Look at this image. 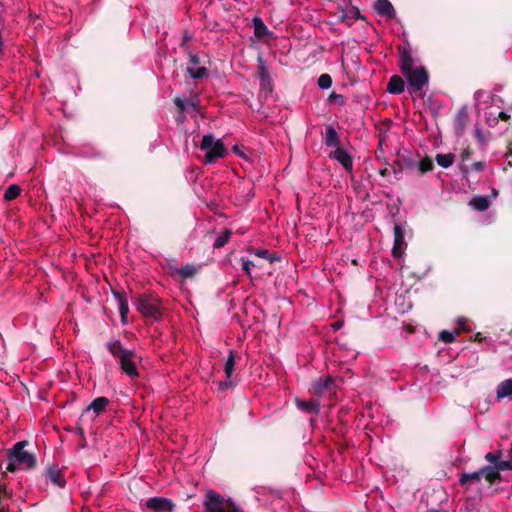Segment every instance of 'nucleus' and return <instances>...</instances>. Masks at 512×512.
I'll use <instances>...</instances> for the list:
<instances>
[{
  "mask_svg": "<svg viewBox=\"0 0 512 512\" xmlns=\"http://www.w3.org/2000/svg\"><path fill=\"white\" fill-rule=\"evenodd\" d=\"M108 352L118 361L121 372L134 379L139 377L136 360L141 361L134 349L124 348L119 339H113L105 343Z\"/></svg>",
  "mask_w": 512,
  "mask_h": 512,
  "instance_id": "obj_1",
  "label": "nucleus"
},
{
  "mask_svg": "<svg viewBox=\"0 0 512 512\" xmlns=\"http://www.w3.org/2000/svg\"><path fill=\"white\" fill-rule=\"evenodd\" d=\"M204 512H244L231 499H225L214 490H209L203 503Z\"/></svg>",
  "mask_w": 512,
  "mask_h": 512,
  "instance_id": "obj_2",
  "label": "nucleus"
},
{
  "mask_svg": "<svg viewBox=\"0 0 512 512\" xmlns=\"http://www.w3.org/2000/svg\"><path fill=\"white\" fill-rule=\"evenodd\" d=\"M199 147L205 151L203 158V163L205 164H211L216 159L225 157L228 153L223 141L215 139L212 134L204 135Z\"/></svg>",
  "mask_w": 512,
  "mask_h": 512,
  "instance_id": "obj_3",
  "label": "nucleus"
},
{
  "mask_svg": "<svg viewBox=\"0 0 512 512\" xmlns=\"http://www.w3.org/2000/svg\"><path fill=\"white\" fill-rule=\"evenodd\" d=\"M137 310L145 317L159 320L162 317L160 298L153 293L141 294L136 299Z\"/></svg>",
  "mask_w": 512,
  "mask_h": 512,
  "instance_id": "obj_4",
  "label": "nucleus"
},
{
  "mask_svg": "<svg viewBox=\"0 0 512 512\" xmlns=\"http://www.w3.org/2000/svg\"><path fill=\"white\" fill-rule=\"evenodd\" d=\"M28 445V441L23 440L15 443L9 450V460H13L17 465L23 469H33L36 464V456L24 450V447Z\"/></svg>",
  "mask_w": 512,
  "mask_h": 512,
  "instance_id": "obj_5",
  "label": "nucleus"
},
{
  "mask_svg": "<svg viewBox=\"0 0 512 512\" xmlns=\"http://www.w3.org/2000/svg\"><path fill=\"white\" fill-rule=\"evenodd\" d=\"M408 82L409 92H420L429 82V74L424 66L414 68L403 74Z\"/></svg>",
  "mask_w": 512,
  "mask_h": 512,
  "instance_id": "obj_6",
  "label": "nucleus"
},
{
  "mask_svg": "<svg viewBox=\"0 0 512 512\" xmlns=\"http://www.w3.org/2000/svg\"><path fill=\"white\" fill-rule=\"evenodd\" d=\"M147 509L153 512H172L175 505L165 497H152L145 502Z\"/></svg>",
  "mask_w": 512,
  "mask_h": 512,
  "instance_id": "obj_7",
  "label": "nucleus"
},
{
  "mask_svg": "<svg viewBox=\"0 0 512 512\" xmlns=\"http://www.w3.org/2000/svg\"><path fill=\"white\" fill-rule=\"evenodd\" d=\"M407 244L404 239V230L399 224L394 225V243L392 248V255L395 258H400Z\"/></svg>",
  "mask_w": 512,
  "mask_h": 512,
  "instance_id": "obj_8",
  "label": "nucleus"
},
{
  "mask_svg": "<svg viewBox=\"0 0 512 512\" xmlns=\"http://www.w3.org/2000/svg\"><path fill=\"white\" fill-rule=\"evenodd\" d=\"M330 158L337 160L346 171H352L353 159L352 156L342 147H337L335 151L330 154Z\"/></svg>",
  "mask_w": 512,
  "mask_h": 512,
  "instance_id": "obj_9",
  "label": "nucleus"
},
{
  "mask_svg": "<svg viewBox=\"0 0 512 512\" xmlns=\"http://www.w3.org/2000/svg\"><path fill=\"white\" fill-rule=\"evenodd\" d=\"M399 66L402 74L414 69V59L410 51L405 47H399Z\"/></svg>",
  "mask_w": 512,
  "mask_h": 512,
  "instance_id": "obj_10",
  "label": "nucleus"
},
{
  "mask_svg": "<svg viewBox=\"0 0 512 512\" xmlns=\"http://www.w3.org/2000/svg\"><path fill=\"white\" fill-rule=\"evenodd\" d=\"M46 477L51 481L52 484L59 488H63L66 485L63 472L58 466H50L47 468Z\"/></svg>",
  "mask_w": 512,
  "mask_h": 512,
  "instance_id": "obj_11",
  "label": "nucleus"
},
{
  "mask_svg": "<svg viewBox=\"0 0 512 512\" xmlns=\"http://www.w3.org/2000/svg\"><path fill=\"white\" fill-rule=\"evenodd\" d=\"M333 385H334V379L331 376L327 375V376H323V377H320L317 380H315L312 388H313L314 394L321 395L325 391L331 390Z\"/></svg>",
  "mask_w": 512,
  "mask_h": 512,
  "instance_id": "obj_12",
  "label": "nucleus"
},
{
  "mask_svg": "<svg viewBox=\"0 0 512 512\" xmlns=\"http://www.w3.org/2000/svg\"><path fill=\"white\" fill-rule=\"evenodd\" d=\"M405 82L399 75H393L390 77L387 84V92L390 94L398 95L404 92Z\"/></svg>",
  "mask_w": 512,
  "mask_h": 512,
  "instance_id": "obj_13",
  "label": "nucleus"
},
{
  "mask_svg": "<svg viewBox=\"0 0 512 512\" xmlns=\"http://www.w3.org/2000/svg\"><path fill=\"white\" fill-rule=\"evenodd\" d=\"M375 10L379 15L393 18L396 14L395 9L389 0H376Z\"/></svg>",
  "mask_w": 512,
  "mask_h": 512,
  "instance_id": "obj_14",
  "label": "nucleus"
},
{
  "mask_svg": "<svg viewBox=\"0 0 512 512\" xmlns=\"http://www.w3.org/2000/svg\"><path fill=\"white\" fill-rule=\"evenodd\" d=\"M108 404H109V399L107 397H104V396L97 397L90 403L89 406H87L84 409V413L92 410L96 415H100L101 413H103L105 411Z\"/></svg>",
  "mask_w": 512,
  "mask_h": 512,
  "instance_id": "obj_15",
  "label": "nucleus"
},
{
  "mask_svg": "<svg viewBox=\"0 0 512 512\" xmlns=\"http://www.w3.org/2000/svg\"><path fill=\"white\" fill-rule=\"evenodd\" d=\"M324 143L328 147H341L339 135L332 125L326 126Z\"/></svg>",
  "mask_w": 512,
  "mask_h": 512,
  "instance_id": "obj_16",
  "label": "nucleus"
},
{
  "mask_svg": "<svg viewBox=\"0 0 512 512\" xmlns=\"http://www.w3.org/2000/svg\"><path fill=\"white\" fill-rule=\"evenodd\" d=\"M114 297L117 299L121 321L126 323V317L129 312L128 301L124 293L120 291H113Z\"/></svg>",
  "mask_w": 512,
  "mask_h": 512,
  "instance_id": "obj_17",
  "label": "nucleus"
},
{
  "mask_svg": "<svg viewBox=\"0 0 512 512\" xmlns=\"http://www.w3.org/2000/svg\"><path fill=\"white\" fill-rule=\"evenodd\" d=\"M481 473L483 474V478L489 483V485H493L497 481L502 480L501 473L497 471L494 466L481 467Z\"/></svg>",
  "mask_w": 512,
  "mask_h": 512,
  "instance_id": "obj_18",
  "label": "nucleus"
},
{
  "mask_svg": "<svg viewBox=\"0 0 512 512\" xmlns=\"http://www.w3.org/2000/svg\"><path fill=\"white\" fill-rule=\"evenodd\" d=\"M296 406L306 413L317 414L319 412V402L317 400L296 399Z\"/></svg>",
  "mask_w": 512,
  "mask_h": 512,
  "instance_id": "obj_19",
  "label": "nucleus"
},
{
  "mask_svg": "<svg viewBox=\"0 0 512 512\" xmlns=\"http://www.w3.org/2000/svg\"><path fill=\"white\" fill-rule=\"evenodd\" d=\"M512 396V378L502 381L496 389V397L501 400Z\"/></svg>",
  "mask_w": 512,
  "mask_h": 512,
  "instance_id": "obj_20",
  "label": "nucleus"
},
{
  "mask_svg": "<svg viewBox=\"0 0 512 512\" xmlns=\"http://www.w3.org/2000/svg\"><path fill=\"white\" fill-rule=\"evenodd\" d=\"M483 477L481 473V468L478 471L472 473H462L459 478V483L461 486L469 488V484L472 481L480 482Z\"/></svg>",
  "mask_w": 512,
  "mask_h": 512,
  "instance_id": "obj_21",
  "label": "nucleus"
},
{
  "mask_svg": "<svg viewBox=\"0 0 512 512\" xmlns=\"http://www.w3.org/2000/svg\"><path fill=\"white\" fill-rule=\"evenodd\" d=\"M395 164L399 166V171H404L408 169H414L417 162L411 156L403 155L395 161Z\"/></svg>",
  "mask_w": 512,
  "mask_h": 512,
  "instance_id": "obj_22",
  "label": "nucleus"
},
{
  "mask_svg": "<svg viewBox=\"0 0 512 512\" xmlns=\"http://www.w3.org/2000/svg\"><path fill=\"white\" fill-rule=\"evenodd\" d=\"M468 113L465 108H462L458 111L457 116L455 118V126L458 132L462 133L464 128L468 122Z\"/></svg>",
  "mask_w": 512,
  "mask_h": 512,
  "instance_id": "obj_23",
  "label": "nucleus"
},
{
  "mask_svg": "<svg viewBox=\"0 0 512 512\" xmlns=\"http://www.w3.org/2000/svg\"><path fill=\"white\" fill-rule=\"evenodd\" d=\"M253 26H254V34L258 38H262L266 36L269 32L267 26L263 22V20L259 17H255L253 19Z\"/></svg>",
  "mask_w": 512,
  "mask_h": 512,
  "instance_id": "obj_24",
  "label": "nucleus"
},
{
  "mask_svg": "<svg viewBox=\"0 0 512 512\" xmlns=\"http://www.w3.org/2000/svg\"><path fill=\"white\" fill-rule=\"evenodd\" d=\"M237 353L234 350L229 351V356L225 362L224 371L227 378H232V373L235 369Z\"/></svg>",
  "mask_w": 512,
  "mask_h": 512,
  "instance_id": "obj_25",
  "label": "nucleus"
},
{
  "mask_svg": "<svg viewBox=\"0 0 512 512\" xmlns=\"http://www.w3.org/2000/svg\"><path fill=\"white\" fill-rule=\"evenodd\" d=\"M197 270L192 264H186L181 268H176L175 273L178 274L182 279L192 278L195 276Z\"/></svg>",
  "mask_w": 512,
  "mask_h": 512,
  "instance_id": "obj_26",
  "label": "nucleus"
},
{
  "mask_svg": "<svg viewBox=\"0 0 512 512\" xmlns=\"http://www.w3.org/2000/svg\"><path fill=\"white\" fill-rule=\"evenodd\" d=\"M231 235H232V231L230 229H227V228L224 229L221 232V234L215 239V241L213 243V248L219 249V248L224 247L228 243Z\"/></svg>",
  "mask_w": 512,
  "mask_h": 512,
  "instance_id": "obj_27",
  "label": "nucleus"
},
{
  "mask_svg": "<svg viewBox=\"0 0 512 512\" xmlns=\"http://www.w3.org/2000/svg\"><path fill=\"white\" fill-rule=\"evenodd\" d=\"M21 191V187L18 184H11L5 190L3 198L5 201H12L20 195Z\"/></svg>",
  "mask_w": 512,
  "mask_h": 512,
  "instance_id": "obj_28",
  "label": "nucleus"
},
{
  "mask_svg": "<svg viewBox=\"0 0 512 512\" xmlns=\"http://www.w3.org/2000/svg\"><path fill=\"white\" fill-rule=\"evenodd\" d=\"M435 159L439 166L443 168H448L454 163L455 156L452 153L437 154Z\"/></svg>",
  "mask_w": 512,
  "mask_h": 512,
  "instance_id": "obj_29",
  "label": "nucleus"
},
{
  "mask_svg": "<svg viewBox=\"0 0 512 512\" xmlns=\"http://www.w3.org/2000/svg\"><path fill=\"white\" fill-rule=\"evenodd\" d=\"M470 204L478 211H485L489 207V200L485 196H476L471 200Z\"/></svg>",
  "mask_w": 512,
  "mask_h": 512,
  "instance_id": "obj_30",
  "label": "nucleus"
},
{
  "mask_svg": "<svg viewBox=\"0 0 512 512\" xmlns=\"http://www.w3.org/2000/svg\"><path fill=\"white\" fill-rule=\"evenodd\" d=\"M416 167L418 168L419 174L423 175L434 168V163L430 157H425L417 162Z\"/></svg>",
  "mask_w": 512,
  "mask_h": 512,
  "instance_id": "obj_31",
  "label": "nucleus"
},
{
  "mask_svg": "<svg viewBox=\"0 0 512 512\" xmlns=\"http://www.w3.org/2000/svg\"><path fill=\"white\" fill-rule=\"evenodd\" d=\"M187 72L192 79H202L208 75V70L206 67H187Z\"/></svg>",
  "mask_w": 512,
  "mask_h": 512,
  "instance_id": "obj_32",
  "label": "nucleus"
},
{
  "mask_svg": "<svg viewBox=\"0 0 512 512\" xmlns=\"http://www.w3.org/2000/svg\"><path fill=\"white\" fill-rule=\"evenodd\" d=\"M260 89L265 98H268L273 92V82L271 77L260 80Z\"/></svg>",
  "mask_w": 512,
  "mask_h": 512,
  "instance_id": "obj_33",
  "label": "nucleus"
},
{
  "mask_svg": "<svg viewBox=\"0 0 512 512\" xmlns=\"http://www.w3.org/2000/svg\"><path fill=\"white\" fill-rule=\"evenodd\" d=\"M258 77L259 80L270 78L268 68L266 66V62L262 56H259L258 59Z\"/></svg>",
  "mask_w": 512,
  "mask_h": 512,
  "instance_id": "obj_34",
  "label": "nucleus"
},
{
  "mask_svg": "<svg viewBox=\"0 0 512 512\" xmlns=\"http://www.w3.org/2000/svg\"><path fill=\"white\" fill-rule=\"evenodd\" d=\"M502 457V452L500 450L488 452L485 455V460L489 462L490 466H495V463H497Z\"/></svg>",
  "mask_w": 512,
  "mask_h": 512,
  "instance_id": "obj_35",
  "label": "nucleus"
},
{
  "mask_svg": "<svg viewBox=\"0 0 512 512\" xmlns=\"http://www.w3.org/2000/svg\"><path fill=\"white\" fill-rule=\"evenodd\" d=\"M332 85V78L329 74H321L318 78V86L321 89H328Z\"/></svg>",
  "mask_w": 512,
  "mask_h": 512,
  "instance_id": "obj_36",
  "label": "nucleus"
},
{
  "mask_svg": "<svg viewBox=\"0 0 512 512\" xmlns=\"http://www.w3.org/2000/svg\"><path fill=\"white\" fill-rule=\"evenodd\" d=\"M495 469L499 472L512 470V459L508 458V460L500 459L497 463H495Z\"/></svg>",
  "mask_w": 512,
  "mask_h": 512,
  "instance_id": "obj_37",
  "label": "nucleus"
},
{
  "mask_svg": "<svg viewBox=\"0 0 512 512\" xmlns=\"http://www.w3.org/2000/svg\"><path fill=\"white\" fill-rule=\"evenodd\" d=\"M455 333L443 330L439 333L438 339L444 343H452L455 340Z\"/></svg>",
  "mask_w": 512,
  "mask_h": 512,
  "instance_id": "obj_38",
  "label": "nucleus"
},
{
  "mask_svg": "<svg viewBox=\"0 0 512 512\" xmlns=\"http://www.w3.org/2000/svg\"><path fill=\"white\" fill-rule=\"evenodd\" d=\"M235 385L236 384H235L234 380L231 377L230 378L226 377L225 381H219L218 382V389H219V391H225V390H227L230 387H234Z\"/></svg>",
  "mask_w": 512,
  "mask_h": 512,
  "instance_id": "obj_39",
  "label": "nucleus"
},
{
  "mask_svg": "<svg viewBox=\"0 0 512 512\" xmlns=\"http://www.w3.org/2000/svg\"><path fill=\"white\" fill-rule=\"evenodd\" d=\"M173 101H174V104L177 107L180 115L184 118V113L186 111L185 101L180 97L174 98Z\"/></svg>",
  "mask_w": 512,
  "mask_h": 512,
  "instance_id": "obj_40",
  "label": "nucleus"
},
{
  "mask_svg": "<svg viewBox=\"0 0 512 512\" xmlns=\"http://www.w3.org/2000/svg\"><path fill=\"white\" fill-rule=\"evenodd\" d=\"M254 262L248 260V259H242V270L245 272V274L251 278V268L254 267Z\"/></svg>",
  "mask_w": 512,
  "mask_h": 512,
  "instance_id": "obj_41",
  "label": "nucleus"
},
{
  "mask_svg": "<svg viewBox=\"0 0 512 512\" xmlns=\"http://www.w3.org/2000/svg\"><path fill=\"white\" fill-rule=\"evenodd\" d=\"M255 255L264 259H268L270 262H273L276 259V256L271 255L266 249L257 250Z\"/></svg>",
  "mask_w": 512,
  "mask_h": 512,
  "instance_id": "obj_42",
  "label": "nucleus"
},
{
  "mask_svg": "<svg viewBox=\"0 0 512 512\" xmlns=\"http://www.w3.org/2000/svg\"><path fill=\"white\" fill-rule=\"evenodd\" d=\"M329 101L333 102V101H338V100H341L340 102V105H343L344 104V101H343V96L340 95V94H337L336 92H332L330 95H329Z\"/></svg>",
  "mask_w": 512,
  "mask_h": 512,
  "instance_id": "obj_43",
  "label": "nucleus"
},
{
  "mask_svg": "<svg viewBox=\"0 0 512 512\" xmlns=\"http://www.w3.org/2000/svg\"><path fill=\"white\" fill-rule=\"evenodd\" d=\"M340 20H341V22H343V23H345V24H347L349 26L352 25V23H353L352 18L349 17L344 10L342 11V15H341Z\"/></svg>",
  "mask_w": 512,
  "mask_h": 512,
  "instance_id": "obj_44",
  "label": "nucleus"
},
{
  "mask_svg": "<svg viewBox=\"0 0 512 512\" xmlns=\"http://www.w3.org/2000/svg\"><path fill=\"white\" fill-rule=\"evenodd\" d=\"M461 330H464V331H469V330H470V328H469L468 326H466V323H465V321H464V320H461V321H460V327H459V328H456V329L454 330V333H455L456 335H459V334L461 333Z\"/></svg>",
  "mask_w": 512,
  "mask_h": 512,
  "instance_id": "obj_45",
  "label": "nucleus"
},
{
  "mask_svg": "<svg viewBox=\"0 0 512 512\" xmlns=\"http://www.w3.org/2000/svg\"><path fill=\"white\" fill-rule=\"evenodd\" d=\"M189 62L192 65H198L200 63V58L196 54H190Z\"/></svg>",
  "mask_w": 512,
  "mask_h": 512,
  "instance_id": "obj_46",
  "label": "nucleus"
},
{
  "mask_svg": "<svg viewBox=\"0 0 512 512\" xmlns=\"http://www.w3.org/2000/svg\"><path fill=\"white\" fill-rule=\"evenodd\" d=\"M187 104L192 107L194 110L198 109V100L196 97H192L188 100Z\"/></svg>",
  "mask_w": 512,
  "mask_h": 512,
  "instance_id": "obj_47",
  "label": "nucleus"
},
{
  "mask_svg": "<svg viewBox=\"0 0 512 512\" xmlns=\"http://www.w3.org/2000/svg\"><path fill=\"white\" fill-rule=\"evenodd\" d=\"M473 169L477 172H480L483 170L484 168V163L483 162H475L473 165H472Z\"/></svg>",
  "mask_w": 512,
  "mask_h": 512,
  "instance_id": "obj_48",
  "label": "nucleus"
},
{
  "mask_svg": "<svg viewBox=\"0 0 512 512\" xmlns=\"http://www.w3.org/2000/svg\"><path fill=\"white\" fill-rule=\"evenodd\" d=\"M475 137L477 138V140H478L479 142H483V141H484V135H483V133L481 132V130H480V129H478V128H476V129H475Z\"/></svg>",
  "mask_w": 512,
  "mask_h": 512,
  "instance_id": "obj_49",
  "label": "nucleus"
},
{
  "mask_svg": "<svg viewBox=\"0 0 512 512\" xmlns=\"http://www.w3.org/2000/svg\"><path fill=\"white\" fill-rule=\"evenodd\" d=\"M4 40H3V36H2V31L0 30V57L3 56L4 54Z\"/></svg>",
  "mask_w": 512,
  "mask_h": 512,
  "instance_id": "obj_50",
  "label": "nucleus"
},
{
  "mask_svg": "<svg viewBox=\"0 0 512 512\" xmlns=\"http://www.w3.org/2000/svg\"><path fill=\"white\" fill-rule=\"evenodd\" d=\"M470 154H471V152H470L469 149H464L462 154H461L462 160L463 161L468 160L470 158Z\"/></svg>",
  "mask_w": 512,
  "mask_h": 512,
  "instance_id": "obj_51",
  "label": "nucleus"
},
{
  "mask_svg": "<svg viewBox=\"0 0 512 512\" xmlns=\"http://www.w3.org/2000/svg\"><path fill=\"white\" fill-rule=\"evenodd\" d=\"M77 434L81 437V439H84L85 432H84V428L80 425V423H78V425H77Z\"/></svg>",
  "mask_w": 512,
  "mask_h": 512,
  "instance_id": "obj_52",
  "label": "nucleus"
},
{
  "mask_svg": "<svg viewBox=\"0 0 512 512\" xmlns=\"http://www.w3.org/2000/svg\"><path fill=\"white\" fill-rule=\"evenodd\" d=\"M16 465H17L16 462H14L13 460H10V463L7 466V470L9 472H14L16 470Z\"/></svg>",
  "mask_w": 512,
  "mask_h": 512,
  "instance_id": "obj_53",
  "label": "nucleus"
},
{
  "mask_svg": "<svg viewBox=\"0 0 512 512\" xmlns=\"http://www.w3.org/2000/svg\"><path fill=\"white\" fill-rule=\"evenodd\" d=\"M498 117L503 120V121H507L510 119V115L504 111H501L498 115Z\"/></svg>",
  "mask_w": 512,
  "mask_h": 512,
  "instance_id": "obj_54",
  "label": "nucleus"
},
{
  "mask_svg": "<svg viewBox=\"0 0 512 512\" xmlns=\"http://www.w3.org/2000/svg\"><path fill=\"white\" fill-rule=\"evenodd\" d=\"M232 150H233L234 153H236L240 157H243V158L245 157V155L242 152H240V149H239L238 145H234Z\"/></svg>",
  "mask_w": 512,
  "mask_h": 512,
  "instance_id": "obj_55",
  "label": "nucleus"
},
{
  "mask_svg": "<svg viewBox=\"0 0 512 512\" xmlns=\"http://www.w3.org/2000/svg\"><path fill=\"white\" fill-rule=\"evenodd\" d=\"M392 168H393V173L395 175H398L399 173H401L402 171H399V166L395 164V162L393 163L392 165Z\"/></svg>",
  "mask_w": 512,
  "mask_h": 512,
  "instance_id": "obj_56",
  "label": "nucleus"
},
{
  "mask_svg": "<svg viewBox=\"0 0 512 512\" xmlns=\"http://www.w3.org/2000/svg\"><path fill=\"white\" fill-rule=\"evenodd\" d=\"M474 340H475V341H478V342H481V341H483V340H484V337L482 336V334H481V333H477V334H475V336H474Z\"/></svg>",
  "mask_w": 512,
  "mask_h": 512,
  "instance_id": "obj_57",
  "label": "nucleus"
},
{
  "mask_svg": "<svg viewBox=\"0 0 512 512\" xmlns=\"http://www.w3.org/2000/svg\"><path fill=\"white\" fill-rule=\"evenodd\" d=\"M389 173V170L387 168H383L379 170V174L383 177L387 176Z\"/></svg>",
  "mask_w": 512,
  "mask_h": 512,
  "instance_id": "obj_58",
  "label": "nucleus"
},
{
  "mask_svg": "<svg viewBox=\"0 0 512 512\" xmlns=\"http://www.w3.org/2000/svg\"><path fill=\"white\" fill-rule=\"evenodd\" d=\"M353 10H354V13H355L354 19H358V18H360V17H361V14H360L359 9H358V8H356V7H354V8H353Z\"/></svg>",
  "mask_w": 512,
  "mask_h": 512,
  "instance_id": "obj_59",
  "label": "nucleus"
},
{
  "mask_svg": "<svg viewBox=\"0 0 512 512\" xmlns=\"http://www.w3.org/2000/svg\"><path fill=\"white\" fill-rule=\"evenodd\" d=\"M93 156H94V157L101 158V157H103V154H102V152H100V151H95V152H93Z\"/></svg>",
  "mask_w": 512,
  "mask_h": 512,
  "instance_id": "obj_60",
  "label": "nucleus"
},
{
  "mask_svg": "<svg viewBox=\"0 0 512 512\" xmlns=\"http://www.w3.org/2000/svg\"><path fill=\"white\" fill-rule=\"evenodd\" d=\"M508 458L512 459V442L510 443V448L507 453Z\"/></svg>",
  "mask_w": 512,
  "mask_h": 512,
  "instance_id": "obj_61",
  "label": "nucleus"
},
{
  "mask_svg": "<svg viewBox=\"0 0 512 512\" xmlns=\"http://www.w3.org/2000/svg\"><path fill=\"white\" fill-rule=\"evenodd\" d=\"M332 326H333L334 329H339V328H341L342 323L341 322H335Z\"/></svg>",
  "mask_w": 512,
  "mask_h": 512,
  "instance_id": "obj_62",
  "label": "nucleus"
},
{
  "mask_svg": "<svg viewBox=\"0 0 512 512\" xmlns=\"http://www.w3.org/2000/svg\"><path fill=\"white\" fill-rule=\"evenodd\" d=\"M86 446V438L82 439L81 447L84 448Z\"/></svg>",
  "mask_w": 512,
  "mask_h": 512,
  "instance_id": "obj_63",
  "label": "nucleus"
},
{
  "mask_svg": "<svg viewBox=\"0 0 512 512\" xmlns=\"http://www.w3.org/2000/svg\"><path fill=\"white\" fill-rule=\"evenodd\" d=\"M506 156L512 157V150H509V152H507Z\"/></svg>",
  "mask_w": 512,
  "mask_h": 512,
  "instance_id": "obj_64",
  "label": "nucleus"
}]
</instances>
